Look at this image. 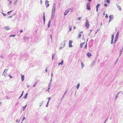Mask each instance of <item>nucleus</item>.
<instances>
[{"instance_id":"30","label":"nucleus","mask_w":123,"mask_h":123,"mask_svg":"<svg viewBox=\"0 0 123 123\" xmlns=\"http://www.w3.org/2000/svg\"><path fill=\"white\" fill-rule=\"evenodd\" d=\"M78 36L79 38H80L81 37V35L79 33L78 35Z\"/></svg>"},{"instance_id":"59","label":"nucleus","mask_w":123,"mask_h":123,"mask_svg":"<svg viewBox=\"0 0 123 123\" xmlns=\"http://www.w3.org/2000/svg\"><path fill=\"white\" fill-rule=\"evenodd\" d=\"M98 10V8H96V11L97 12Z\"/></svg>"},{"instance_id":"50","label":"nucleus","mask_w":123,"mask_h":123,"mask_svg":"<svg viewBox=\"0 0 123 123\" xmlns=\"http://www.w3.org/2000/svg\"><path fill=\"white\" fill-rule=\"evenodd\" d=\"M40 2L41 4H42L43 3V1L42 0H40Z\"/></svg>"},{"instance_id":"12","label":"nucleus","mask_w":123,"mask_h":123,"mask_svg":"<svg viewBox=\"0 0 123 123\" xmlns=\"http://www.w3.org/2000/svg\"><path fill=\"white\" fill-rule=\"evenodd\" d=\"M21 75V80L22 81H24V75Z\"/></svg>"},{"instance_id":"13","label":"nucleus","mask_w":123,"mask_h":123,"mask_svg":"<svg viewBox=\"0 0 123 123\" xmlns=\"http://www.w3.org/2000/svg\"><path fill=\"white\" fill-rule=\"evenodd\" d=\"M87 55L88 57H90L91 56L92 54L90 53H88L87 54Z\"/></svg>"},{"instance_id":"46","label":"nucleus","mask_w":123,"mask_h":123,"mask_svg":"<svg viewBox=\"0 0 123 123\" xmlns=\"http://www.w3.org/2000/svg\"><path fill=\"white\" fill-rule=\"evenodd\" d=\"M105 17L106 18H108V15L107 14H106Z\"/></svg>"},{"instance_id":"23","label":"nucleus","mask_w":123,"mask_h":123,"mask_svg":"<svg viewBox=\"0 0 123 123\" xmlns=\"http://www.w3.org/2000/svg\"><path fill=\"white\" fill-rule=\"evenodd\" d=\"M119 32H117V34L116 36V37H118L119 35Z\"/></svg>"},{"instance_id":"56","label":"nucleus","mask_w":123,"mask_h":123,"mask_svg":"<svg viewBox=\"0 0 123 123\" xmlns=\"http://www.w3.org/2000/svg\"><path fill=\"white\" fill-rule=\"evenodd\" d=\"M51 76H53V73H51Z\"/></svg>"},{"instance_id":"8","label":"nucleus","mask_w":123,"mask_h":123,"mask_svg":"<svg viewBox=\"0 0 123 123\" xmlns=\"http://www.w3.org/2000/svg\"><path fill=\"white\" fill-rule=\"evenodd\" d=\"M65 45V43H64L63 44L61 43L60 44V49H61L62 48H63L64 46Z\"/></svg>"},{"instance_id":"2","label":"nucleus","mask_w":123,"mask_h":123,"mask_svg":"<svg viewBox=\"0 0 123 123\" xmlns=\"http://www.w3.org/2000/svg\"><path fill=\"white\" fill-rule=\"evenodd\" d=\"M8 71L7 69H5L3 72L2 74V75L4 76L5 77H6L7 75V72Z\"/></svg>"},{"instance_id":"53","label":"nucleus","mask_w":123,"mask_h":123,"mask_svg":"<svg viewBox=\"0 0 123 123\" xmlns=\"http://www.w3.org/2000/svg\"><path fill=\"white\" fill-rule=\"evenodd\" d=\"M0 57H1V58H3V55H1L0 56Z\"/></svg>"},{"instance_id":"15","label":"nucleus","mask_w":123,"mask_h":123,"mask_svg":"<svg viewBox=\"0 0 123 123\" xmlns=\"http://www.w3.org/2000/svg\"><path fill=\"white\" fill-rule=\"evenodd\" d=\"M85 43V42H84L81 43L80 44V46L81 48H82L83 45Z\"/></svg>"},{"instance_id":"9","label":"nucleus","mask_w":123,"mask_h":123,"mask_svg":"<svg viewBox=\"0 0 123 123\" xmlns=\"http://www.w3.org/2000/svg\"><path fill=\"white\" fill-rule=\"evenodd\" d=\"M3 29L4 30H5L6 31L9 30L10 29V27L9 26H7L3 28Z\"/></svg>"},{"instance_id":"18","label":"nucleus","mask_w":123,"mask_h":123,"mask_svg":"<svg viewBox=\"0 0 123 123\" xmlns=\"http://www.w3.org/2000/svg\"><path fill=\"white\" fill-rule=\"evenodd\" d=\"M44 101H42L40 103V104L39 105V106L40 107L43 104V102H44Z\"/></svg>"},{"instance_id":"17","label":"nucleus","mask_w":123,"mask_h":123,"mask_svg":"<svg viewBox=\"0 0 123 123\" xmlns=\"http://www.w3.org/2000/svg\"><path fill=\"white\" fill-rule=\"evenodd\" d=\"M117 7L119 10H121V7L120 6L118 5L117 6Z\"/></svg>"},{"instance_id":"41","label":"nucleus","mask_w":123,"mask_h":123,"mask_svg":"<svg viewBox=\"0 0 123 123\" xmlns=\"http://www.w3.org/2000/svg\"><path fill=\"white\" fill-rule=\"evenodd\" d=\"M25 119V117H23V119L22 120V122H23V121L24 120V119Z\"/></svg>"},{"instance_id":"37","label":"nucleus","mask_w":123,"mask_h":123,"mask_svg":"<svg viewBox=\"0 0 123 123\" xmlns=\"http://www.w3.org/2000/svg\"><path fill=\"white\" fill-rule=\"evenodd\" d=\"M120 55L122 53V50H120Z\"/></svg>"},{"instance_id":"54","label":"nucleus","mask_w":123,"mask_h":123,"mask_svg":"<svg viewBox=\"0 0 123 123\" xmlns=\"http://www.w3.org/2000/svg\"><path fill=\"white\" fill-rule=\"evenodd\" d=\"M107 6V5L106 4H104V6Z\"/></svg>"},{"instance_id":"43","label":"nucleus","mask_w":123,"mask_h":123,"mask_svg":"<svg viewBox=\"0 0 123 123\" xmlns=\"http://www.w3.org/2000/svg\"><path fill=\"white\" fill-rule=\"evenodd\" d=\"M54 57V55L53 54H52V60H53V59Z\"/></svg>"},{"instance_id":"64","label":"nucleus","mask_w":123,"mask_h":123,"mask_svg":"<svg viewBox=\"0 0 123 123\" xmlns=\"http://www.w3.org/2000/svg\"><path fill=\"white\" fill-rule=\"evenodd\" d=\"M24 93V91H23V92H22V93H23V94Z\"/></svg>"},{"instance_id":"48","label":"nucleus","mask_w":123,"mask_h":123,"mask_svg":"<svg viewBox=\"0 0 123 123\" xmlns=\"http://www.w3.org/2000/svg\"><path fill=\"white\" fill-rule=\"evenodd\" d=\"M85 49H86L87 48V44H86L85 45Z\"/></svg>"},{"instance_id":"62","label":"nucleus","mask_w":123,"mask_h":123,"mask_svg":"<svg viewBox=\"0 0 123 123\" xmlns=\"http://www.w3.org/2000/svg\"><path fill=\"white\" fill-rule=\"evenodd\" d=\"M22 97V96L20 95V96L19 97V98H21V97Z\"/></svg>"},{"instance_id":"42","label":"nucleus","mask_w":123,"mask_h":123,"mask_svg":"<svg viewBox=\"0 0 123 123\" xmlns=\"http://www.w3.org/2000/svg\"><path fill=\"white\" fill-rule=\"evenodd\" d=\"M48 101H49V100L51 99V98L50 97H49L48 98Z\"/></svg>"},{"instance_id":"55","label":"nucleus","mask_w":123,"mask_h":123,"mask_svg":"<svg viewBox=\"0 0 123 123\" xmlns=\"http://www.w3.org/2000/svg\"><path fill=\"white\" fill-rule=\"evenodd\" d=\"M2 105V103L1 102H0V105Z\"/></svg>"},{"instance_id":"57","label":"nucleus","mask_w":123,"mask_h":123,"mask_svg":"<svg viewBox=\"0 0 123 123\" xmlns=\"http://www.w3.org/2000/svg\"><path fill=\"white\" fill-rule=\"evenodd\" d=\"M50 38H51V39L52 40V37L51 35H50Z\"/></svg>"},{"instance_id":"61","label":"nucleus","mask_w":123,"mask_h":123,"mask_svg":"<svg viewBox=\"0 0 123 123\" xmlns=\"http://www.w3.org/2000/svg\"><path fill=\"white\" fill-rule=\"evenodd\" d=\"M103 14L104 15H105V12L104 11L103 13Z\"/></svg>"},{"instance_id":"44","label":"nucleus","mask_w":123,"mask_h":123,"mask_svg":"<svg viewBox=\"0 0 123 123\" xmlns=\"http://www.w3.org/2000/svg\"><path fill=\"white\" fill-rule=\"evenodd\" d=\"M8 76L10 78H12V76L10 75H8Z\"/></svg>"},{"instance_id":"3","label":"nucleus","mask_w":123,"mask_h":123,"mask_svg":"<svg viewBox=\"0 0 123 123\" xmlns=\"http://www.w3.org/2000/svg\"><path fill=\"white\" fill-rule=\"evenodd\" d=\"M85 26L87 29H88L89 28L90 26L89 24V23L88 21V20L86 21L85 24Z\"/></svg>"},{"instance_id":"29","label":"nucleus","mask_w":123,"mask_h":123,"mask_svg":"<svg viewBox=\"0 0 123 123\" xmlns=\"http://www.w3.org/2000/svg\"><path fill=\"white\" fill-rule=\"evenodd\" d=\"M63 61H62L61 63H59L58 64L59 65H60V64L61 65H62V64L63 63Z\"/></svg>"},{"instance_id":"35","label":"nucleus","mask_w":123,"mask_h":123,"mask_svg":"<svg viewBox=\"0 0 123 123\" xmlns=\"http://www.w3.org/2000/svg\"><path fill=\"white\" fill-rule=\"evenodd\" d=\"M69 31H71V29H72V27H70V26H69Z\"/></svg>"},{"instance_id":"39","label":"nucleus","mask_w":123,"mask_h":123,"mask_svg":"<svg viewBox=\"0 0 123 123\" xmlns=\"http://www.w3.org/2000/svg\"><path fill=\"white\" fill-rule=\"evenodd\" d=\"M2 14L4 16H6V14L2 13Z\"/></svg>"},{"instance_id":"58","label":"nucleus","mask_w":123,"mask_h":123,"mask_svg":"<svg viewBox=\"0 0 123 123\" xmlns=\"http://www.w3.org/2000/svg\"><path fill=\"white\" fill-rule=\"evenodd\" d=\"M18 104V102H17L16 103V105H17Z\"/></svg>"},{"instance_id":"6","label":"nucleus","mask_w":123,"mask_h":123,"mask_svg":"<svg viewBox=\"0 0 123 123\" xmlns=\"http://www.w3.org/2000/svg\"><path fill=\"white\" fill-rule=\"evenodd\" d=\"M109 22L110 21L112 20V19H113L114 18L113 15H111L109 16Z\"/></svg>"},{"instance_id":"11","label":"nucleus","mask_w":123,"mask_h":123,"mask_svg":"<svg viewBox=\"0 0 123 123\" xmlns=\"http://www.w3.org/2000/svg\"><path fill=\"white\" fill-rule=\"evenodd\" d=\"M114 35L113 34H112L111 37V44H112L113 43Z\"/></svg>"},{"instance_id":"31","label":"nucleus","mask_w":123,"mask_h":123,"mask_svg":"<svg viewBox=\"0 0 123 123\" xmlns=\"http://www.w3.org/2000/svg\"><path fill=\"white\" fill-rule=\"evenodd\" d=\"M49 103V101H48L47 104L46 105V107H48Z\"/></svg>"},{"instance_id":"16","label":"nucleus","mask_w":123,"mask_h":123,"mask_svg":"<svg viewBox=\"0 0 123 123\" xmlns=\"http://www.w3.org/2000/svg\"><path fill=\"white\" fill-rule=\"evenodd\" d=\"M118 37H115V41L114 42V43H116L118 39Z\"/></svg>"},{"instance_id":"63","label":"nucleus","mask_w":123,"mask_h":123,"mask_svg":"<svg viewBox=\"0 0 123 123\" xmlns=\"http://www.w3.org/2000/svg\"><path fill=\"white\" fill-rule=\"evenodd\" d=\"M23 95V93H22V94H21V96H22Z\"/></svg>"},{"instance_id":"25","label":"nucleus","mask_w":123,"mask_h":123,"mask_svg":"<svg viewBox=\"0 0 123 123\" xmlns=\"http://www.w3.org/2000/svg\"><path fill=\"white\" fill-rule=\"evenodd\" d=\"M28 95V93H26L25 94V97H24V98H26L27 96Z\"/></svg>"},{"instance_id":"51","label":"nucleus","mask_w":123,"mask_h":123,"mask_svg":"<svg viewBox=\"0 0 123 123\" xmlns=\"http://www.w3.org/2000/svg\"><path fill=\"white\" fill-rule=\"evenodd\" d=\"M50 87L49 86L48 90H49L50 89Z\"/></svg>"},{"instance_id":"49","label":"nucleus","mask_w":123,"mask_h":123,"mask_svg":"<svg viewBox=\"0 0 123 123\" xmlns=\"http://www.w3.org/2000/svg\"><path fill=\"white\" fill-rule=\"evenodd\" d=\"M20 32L21 33L23 32V30H20Z\"/></svg>"},{"instance_id":"28","label":"nucleus","mask_w":123,"mask_h":123,"mask_svg":"<svg viewBox=\"0 0 123 123\" xmlns=\"http://www.w3.org/2000/svg\"><path fill=\"white\" fill-rule=\"evenodd\" d=\"M110 0H107L106 2L108 3H110Z\"/></svg>"},{"instance_id":"26","label":"nucleus","mask_w":123,"mask_h":123,"mask_svg":"<svg viewBox=\"0 0 123 123\" xmlns=\"http://www.w3.org/2000/svg\"><path fill=\"white\" fill-rule=\"evenodd\" d=\"M15 15V14H13V15H11V16H9V17H7V18H12V16L13 15Z\"/></svg>"},{"instance_id":"4","label":"nucleus","mask_w":123,"mask_h":123,"mask_svg":"<svg viewBox=\"0 0 123 123\" xmlns=\"http://www.w3.org/2000/svg\"><path fill=\"white\" fill-rule=\"evenodd\" d=\"M86 9L88 10H90L91 9L90 5V4L87 3L86 5Z\"/></svg>"},{"instance_id":"27","label":"nucleus","mask_w":123,"mask_h":123,"mask_svg":"<svg viewBox=\"0 0 123 123\" xmlns=\"http://www.w3.org/2000/svg\"><path fill=\"white\" fill-rule=\"evenodd\" d=\"M13 10H12L11 11H9V12H8L7 13V14H8V15H9L10 13L12 11H13Z\"/></svg>"},{"instance_id":"24","label":"nucleus","mask_w":123,"mask_h":123,"mask_svg":"<svg viewBox=\"0 0 123 123\" xmlns=\"http://www.w3.org/2000/svg\"><path fill=\"white\" fill-rule=\"evenodd\" d=\"M73 8H70L68 9L70 12H72L73 11Z\"/></svg>"},{"instance_id":"33","label":"nucleus","mask_w":123,"mask_h":123,"mask_svg":"<svg viewBox=\"0 0 123 123\" xmlns=\"http://www.w3.org/2000/svg\"><path fill=\"white\" fill-rule=\"evenodd\" d=\"M80 84L79 83H78L77 84V89H78L79 87L80 86Z\"/></svg>"},{"instance_id":"10","label":"nucleus","mask_w":123,"mask_h":123,"mask_svg":"<svg viewBox=\"0 0 123 123\" xmlns=\"http://www.w3.org/2000/svg\"><path fill=\"white\" fill-rule=\"evenodd\" d=\"M43 20L44 23L45 21V13L44 12H43Z\"/></svg>"},{"instance_id":"52","label":"nucleus","mask_w":123,"mask_h":123,"mask_svg":"<svg viewBox=\"0 0 123 123\" xmlns=\"http://www.w3.org/2000/svg\"><path fill=\"white\" fill-rule=\"evenodd\" d=\"M16 122H18V120L17 119L16 120Z\"/></svg>"},{"instance_id":"45","label":"nucleus","mask_w":123,"mask_h":123,"mask_svg":"<svg viewBox=\"0 0 123 123\" xmlns=\"http://www.w3.org/2000/svg\"><path fill=\"white\" fill-rule=\"evenodd\" d=\"M9 2H10V4H9V5H10V4H11L12 3V1H9Z\"/></svg>"},{"instance_id":"38","label":"nucleus","mask_w":123,"mask_h":123,"mask_svg":"<svg viewBox=\"0 0 123 123\" xmlns=\"http://www.w3.org/2000/svg\"><path fill=\"white\" fill-rule=\"evenodd\" d=\"M81 17H79L78 18V20H80L81 19Z\"/></svg>"},{"instance_id":"21","label":"nucleus","mask_w":123,"mask_h":123,"mask_svg":"<svg viewBox=\"0 0 123 123\" xmlns=\"http://www.w3.org/2000/svg\"><path fill=\"white\" fill-rule=\"evenodd\" d=\"M18 0H16L14 2V5H16L17 3Z\"/></svg>"},{"instance_id":"60","label":"nucleus","mask_w":123,"mask_h":123,"mask_svg":"<svg viewBox=\"0 0 123 123\" xmlns=\"http://www.w3.org/2000/svg\"><path fill=\"white\" fill-rule=\"evenodd\" d=\"M88 1H89L90 2H91V1L92 0H88Z\"/></svg>"},{"instance_id":"14","label":"nucleus","mask_w":123,"mask_h":123,"mask_svg":"<svg viewBox=\"0 0 123 123\" xmlns=\"http://www.w3.org/2000/svg\"><path fill=\"white\" fill-rule=\"evenodd\" d=\"M69 11H68V10H66L65 11V12L64 13V15H66L67 13Z\"/></svg>"},{"instance_id":"7","label":"nucleus","mask_w":123,"mask_h":123,"mask_svg":"<svg viewBox=\"0 0 123 123\" xmlns=\"http://www.w3.org/2000/svg\"><path fill=\"white\" fill-rule=\"evenodd\" d=\"M72 41L71 40H70L69 42V46L70 47H72Z\"/></svg>"},{"instance_id":"36","label":"nucleus","mask_w":123,"mask_h":123,"mask_svg":"<svg viewBox=\"0 0 123 123\" xmlns=\"http://www.w3.org/2000/svg\"><path fill=\"white\" fill-rule=\"evenodd\" d=\"M45 71L47 73L48 72V68H46Z\"/></svg>"},{"instance_id":"5","label":"nucleus","mask_w":123,"mask_h":123,"mask_svg":"<svg viewBox=\"0 0 123 123\" xmlns=\"http://www.w3.org/2000/svg\"><path fill=\"white\" fill-rule=\"evenodd\" d=\"M49 2L47 0H46L45 1V5L46 7H48L49 6V4L48 3Z\"/></svg>"},{"instance_id":"22","label":"nucleus","mask_w":123,"mask_h":123,"mask_svg":"<svg viewBox=\"0 0 123 123\" xmlns=\"http://www.w3.org/2000/svg\"><path fill=\"white\" fill-rule=\"evenodd\" d=\"M24 40H25L28 39V38L27 37H24Z\"/></svg>"},{"instance_id":"32","label":"nucleus","mask_w":123,"mask_h":123,"mask_svg":"<svg viewBox=\"0 0 123 123\" xmlns=\"http://www.w3.org/2000/svg\"><path fill=\"white\" fill-rule=\"evenodd\" d=\"M37 83V82H36L35 83V84H34L33 85V86L34 87H35V86H36V85Z\"/></svg>"},{"instance_id":"40","label":"nucleus","mask_w":123,"mask_h":123,"mask_svg":"<svg viewBox=\"0 0 123 123\" xmlns=\"http://www.w3.org/2000/svg\"><path fill=\"white\" fill-rule=\"evenodd\" d=\"M15 35H11L10 36V37H14L15 36Z\"/></svg>"},{"instance_id":"20","label":"nucleus","mask_w":123,"mask_h":123,"mask_svg":"<svg viewBox=\"0 0 123 123\" xmlns=\"http://www.w3.org/2000/svg\"><path fill=\"white\" fill-rule=\"evenodd\" d=\"M81 65L82 68H83V67L84 66V65L82 61L81 62Z\"/></svg>"},{"instance_id":"34","label":"nucleus","mask_w":123,"mask_h":123,"mask_svg":"<svg viewBox=\"0 0 123 123\" xmlns=\"http://www.w3.org/2000/svg\"><path fill=\"white\" fill-rule=\"evenodd\" d=\"M100 6V5L98 4H97V5L96 6V8H98V7H99V6Z\"/></svg>"},{"instance_id":"19","label":"nucleus","mask_w":123,"mask_h":123,"mask_svg":"<svg viewBox=\"0 0 123 123\" xmlns=\"http://www.w3.org/2000/svg\"><path fill=\"white\" fill-rule=\"evenodd\" d=\"M27 105H25V106L24 107L22 108V110L23 111H24L25 109V108L26 107Z\"/></svg>"},{"instance_id":"1","label":"nucleus","mask_w":123,"mask_h":123,"mask_svg":"<svg viewBox=\"0 0 123 123\" xmlns=\"http://www.w3.org/2000/svg\"><path fill=\"white\" fill-rule=\"evenodd\" d=\"M53 6L52 9V14H51V20H49V22H48V28H49L50 27V23L51 22V20L53 19L54 18V13H53V11L54 10V4H53Z\"/></svg>"},{"instance_id":"47","label":"nucleus","mask_w":123,"mask_h":123,"mask_svg":"<svg viewBox=\"0 0 123 123\" xmlns=\"http://www.w3.org/2000/svg\"><path fill=\"white\" fill-rule=\"evenodd\" d=\"M51 82H50L49 83V85H48L49 86H50L51 85Z\"/></svg>"}]
</instances>
